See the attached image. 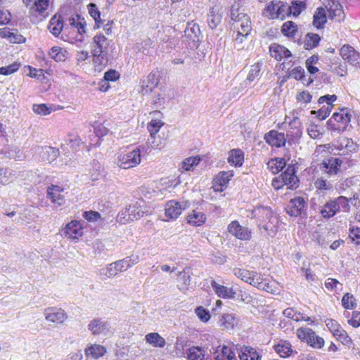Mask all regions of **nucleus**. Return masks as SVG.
<instances>
[{"label": "nucleus", "instance_id": "obj_38", "mask_svg": "<svg viewBox=\"0 0 360 360\" xmlns=\"http://www.w3.org/2000/svg\"><path fill=\"white\" fill-rule=\"evenodd\" d=\"M67 51L58 46H53L49 51V55L56 62L65 61L67 58Z\"/></svg>", "mask_w": 360, "mask_h": 360}, {"label": "nucleus", "instance_id": "obj_56", "mask_svg": "<svg viewBox=\"0 0 360 360\" xmlns=\"http://www.w3.org/2000/svg\"><path fill=\"white\" fill-rule=\"evenodd\" d=\"M286 15H290L289 5L287 4H278L276 9V18L283 20Z\"/></svg>", "mask_w": 360, "mask_h": 360}, {"label": "nucleus", "instance_id": "obj_6", "mask_svg": "<svg viewBox=\"0 0 360 360\" xmlns=\"http://www.w3.org/2000/svg\"><path fill=\"white\" fill-rule=\"evenodd\" d=\"M259 214L265 215V218L269 219V222L264 224L262 227L266 231L267 235L274 236L276 232V224H278V219L276 217L273 216L272 210L268 207H260L257 210Z\"/></svg>", "mask_w": 360, "mask_h": 360}, {"label": "nucleus", "instance_id": "obj_43", "mask_svg": "<svg viewBox=\"0 0 360 360\" xmlns=\"http://www.w3.org/2000/svg\"><path fill=\"white\" fill-rule=\"evenodd\" d=\"M47 197L51 199L55 207H60L65 203V196L61 193H53L51 191H46Z\"/></svg>", "mask_w": 360, "mask_h": 360}, {"label": "nucleus", "instance_id": "obj_10", "mask_svg": "<svg viewBox=\"0 0 360 360\" xmlns=\"http://www.w3.org/2000/svg\"><path fill=\"white\" fill-rule=\"evenodd\" d=\"M229 233L241 240H248L251 238V231L245 226H241L238 221H231L228 226Z\"/></svg>", "mask_w": 360, "mask_h": 360}, {"label": "nucleus", "instance_id": "obj_29", "mask_svg": "<svg viewBox=\"0 0 360 360\" xmlns=\"http://www.w3.org/2000/svg\"><path fill=\"white\" fill-rule=\"evenodd\" d=\"M321 37L318 34L307 33L303 41L304 48L307 50L312 49L318 46Z\"/></svg>", "mask_w": 360, "mask_h": 360}, {"label": "nucleus", "instance_id": "obj_40", "mask_svg": "<svg viewBox=\"0 0 360 360\" xmlns=\"http://www.w3.org/2000/svg\"><path fill=\"white\" fill-rule=\"evenodd\" d=\"M297 32V26L292 21H287L281 27V32L284 36L293 37Z\"/></svg>", "mask_w": 360, "mask_h": 360}, {"label": "nucleus", "instance_id": "obj_45", "mask_svg": "<svg viewBox=\"0 0 360 360\" xmlns=\"http://www.w3.org/2000/svg\"><path fill=\"white\" fill-rule=\"evenodd\" d=\"M83 142L77 134H69L68 139H67V144L73 150H78L79 146Z\"/></svg>", "mask_w": 360, "mask_h": 360}, {"label": "nucleus", "instance_id": "obj_17", "mask_svg": "<svg viewBox=\"0 0 360 360\" xmlns=\"http://www.w3.org/2000/svg\"><path fill=\"white\" fill-rule=\"evenodd\" d=\"M82 234V226L77 221H70L65 226L63 230V235L71 239H77Z\"/></svg>", "mask_w": 360, "mask_h": 360}, {"label": "nucleus", "instance_id": "obj_2", "mask_svg": "<svg viewBox=\"0 0 360 360\" xmlns=\"http://www.w3.org/2000/svg\"><path fill=\"white\" fill-rule=\"evenodd\" d=\"M351 113L344 108L338 112H334L327 122L328 129L340 134L345 131L351 121Z\"/></svg>", "mask_w": 360, "mask_h": 360}, {"label": "nucleus", "instance_id": "obj_57", "mask_svg": "<svg viewBox=\"0 0 360 360\" xmlns=\"http://www.w3.org/2000/svg\"><path fill=\"white\" fill-rule=\"evenodd\" d=\"M195 312L200 320L203 322H207L211 317L209 311L202 306L198 307L195 309Z\"/></svg>", "mask_w": 360, "mask_h": 360}, {"label": "nucleus", "instance_id": "obj_13", "mask_svg": "<svg viewBox=\"0 0 360 360\" xmlns=\"http://www.w3.org/2000/svg\"><path fill=\"white\" fill-rule=\"evenodd\" d=\"M88 329L94 335H107L110 332V323L100 318L94 319L88 324Z\"/></svg>", "mask_w": 360, "mask_h": 360}, {"label": "nucleus", "instance_id": "obj_55", "mask_svg": "<svg viewBox=\"0 0 360 360\" xmlns=\"http://www.w3.org/2000/svg\"><path fill=\"white\" fill-rule=\"evenodd\" d=\"M261 71V64L257 63L251 66L250 70L248 76L247 77V80L249 82H252L255 79L257 78L260 75Z\"/></svg>", "mask_w": 360, "mask_h": 360}, {"label": "nucleus", "instance_id": "obj_46", "mask_svg": "<svg viewBox=\"0 0 360 360\" xmlns=\"http://www.w3.org/2000/svg\"><path fill=\"white\" fill-rule=\"evenodd\" d=\"M290 7V14L298 16L301 12L306 8V4L304 1H292Z\"/></svg>", "mask_w": 360, "mask_h": 360}, {"label": "nucleus", "instance_id": "obj_59", "mask_svg": "<svg viewBox=\"0 0 360 360\" xmlns=\"http://www.w3.org/2000/svg\"><path fill=\"white\" fill-rule=\"evenodd\" d=\"M290 76L297 80H301L304 82V70L300 66L293 68L290 71Z\"/></svg>", "mask_w": 360, "mask_h": 360}, {"label": "nucleus", "instance_id": "obj_48", "mask_svg": "<svg viewBox=\"0 0 360 360\" xmlns=\"http://www.w3.org/2000/svg\"><path fill=\"white\" fill-rule=\"evenodd\" d=\"M200 161V158L199 156L195 157H189L186 158L182 162V167L186 171H189L192 169L195 166H197Z\"/></svg>", "mask_w": 360, "mask_h": 360}, {"label": "nucleus", "instance_id": "obj_30", "mask_svg": "<svg viewBox=\"0 0 360 360\" xmlns=\"http://www.w3.org/2000/svg\"><path fill=\"white\" fill-rule=\"evenodd\" d=\"M221 15L218 13V8L212 7L207 15V22L209 27L214 29L221 21Z\"/></svg>", "mask_w": 360, "mask_h": 360}, {"label": "nucleus", "instance_id": "obj_44", "mask_svg": "<svg viewBox=\"0 0 360 360\" xmlns=\"http://www.w3.org/2000/svg\"><path fill=\"white\" fill-rule=\"evenodd\" d=\"M275 350L281 357L288 356L292 353L291 345L288 342L276 345Z\"/></svg>", "mask_w": 360, "mask_h": 360}, {"label": "nucleus", "instance_id": "obj_3", "mask_svg": "<svg viewBox=\"0 0 360 360\" xmlns=\"http://www.w3.org/2000/svg\"><path fill=\"white\" fill-rule=\"evenodd\" d=\"M141 155L140 149H136L127 153H119L115 160V164L120 168L128 169L140 164Z\"/></svg>", "mask_w": 360, "mask_h": 360}, {"label": "nucleus", "instance_id": "obj_47", "mask_svg": "<svg viewBox=\"0 0 360 360\" xmlns=\"http://www.w3.org/2000/svg\"><path fill=\"white\" fill-rule=\"evenodd\" d=\"M342 305L347 309H354L356 307V300L350 293H346L342 298Z\"/></svg>", "mask_w": 360, "mask_h": 360}, {"label": "nucleus", "instance_id": "obj_39", "mask_svg": "<svg viewBox=\"0 0 360 360\" xmlns=\"http://www.w3.org/2000/svg\"><path fill=\"white\" fill-rule=\"evenodd\" d=\"M1 153L4 155V157L10 159H20L21 157L20 150L15 146H5L1 149Z\"/></svg>", "mask_w": 360, "mask_h": 360}, {"label": "nucleus", "instance_id": "obj_21", "mask_svg": "<svg viewBox=\"0 0 360 360\" xmlns=\"http://www.w3.org/2000/svg\"><path fill=\"white\" fill-rule=\"evenodd\" d=\"M63 27V20L60 15H53L49 22V30L54 36H58Z\"/></svg>", "mask_w": 360, "mask_h": 360}, {"label": "nucleus", "instance_id": "obj_15", "mask_svg": "<svg viewBox=\"0 0 360 360\" xmlns=\"http://www.w3.org/2000/svg\"><path fill=\"white\" fill-rule=\"evenodd\" d=\"M45 319L54 323H63L68 318L62 309L49 307L44 309Z\"/></svg>", "mask_w": 360, "mask_h": 360}, {"label": "nucleus", "instance_id": "obj_26", "mask_svg": "<svg viewBox=\"0 0 360 360\" xmlns=\"http://www.w3.org/2000/svg\"><path fill=\"white\" fill-rule=\"evenodd\" d=\"M242 19L236 24L238 29V35L247 36L251 30V23L250 18L247 14L241 15Z\"/></svg>", "mask_w": 360, "mask_h": 360}, {"label": "nucleus", "instance_id": "obj_19", "mask_svg": "<svg viewBox=\"0 0 360 360\" xmlns=\"http://www.w3.org/2000/svg\"><path fill=\"white\" fill-rule=\"evenodd\" d=\"M184 208L179 202L170 200L166 204L165 214L171 219H175L179 217Z\"/></svg>", "mask_w": 360, "mask_h": 360}, {"label": "nucleus", "instance_id": "obj_60", "mask_svg": "<svg viewBox=\"0 0 360 360\" xmlns=\"http://www.w3.org/2000/svg\"><path fill=\"white\" fill-rule=\"evenodd\" d=\"M20 68V63H13L6 67L0 68V75H8L16 72Z\"/></svg>", "mask_w": 360, "mask_h": 360}, {"label": "nucleus", "instance_id": "obj_42", "mask_svg": "<svg viewBox=\"0 0 360 360\" xmlns=\"http://www.w3.org/2000/svg\"><path fill=\"white\" fill-rule=\"evenodd\" d=\"M188 360H204L205 354L200 347H193L187 351Z\"/></svg>", "mask_w": 360, "mask_h": 360}, {"label": "nucleus", "instance_id": "obj_18", "mask_svg": "<svg viewBox=\"0 0 360 360\" xmlns=\"http://www.w3.org/2000/svg\"><path fill=\"white\" fill-rule=\"evenodd\" d=\"M342 160L337 158H330L324 160L322 162L323 167L326 169V172L330 176L335 175L340 171Z\"/></svg>", "mask_w": 360, "mask_h": 360}, {"label": "nucleus", "instance_id": "obj_31", "mask_svg": "<svg viewBox=\"0 0 360 360\" xmlns=\"http://www.w3.org/2000/svg\"><path fill=\"white\" fill-rule=\"evenodd\" d=\"M40 153L44 160L51 162L59 155V150L53 147L45 146L41 148Z\"/></svg>", "mask_w": 360, "mask_h": 360}, {"label": "nucleus", "instance_id": "obj_5", "mask_svg": "<svg viewBox=\"0 0 360 360\" xmlns=\"http://www.w3.org/2000/svg\"><path fill=\"white\" fill-rule=\"evenodd\" d=\"M264 139L267 143L276 148L284 146L286 141L291 145L292 141L290 139L288 133L285 136L284 133L278 132L276 130H271L265 134Z\"/></svg>", "mask_w": 360, "mask_h": 360}, {"label": "nucleus", "instance_id": "obj_58", "mask_svg": "<svg viewBox=\"0 0 360 360\" xmlns=\"http://www.w3.org/2000/svg\"><path fill=\"white\" fill-rule=\"evenodd\" d=\"M335 204L338 207V212L342 209L344 212H347L349 210V200L345 196H339L335 199Z\"/></svg>", "mask_w": 360, "mask_h": 360}, {"label": "nucleus", "instance_id": "obj_9", "mask_svg": "<svg viewBox=\"0 0 360 360\" xmlns=\"http://www.w3.org/2000/svg\"><path fill=\"white\" fill-rule=\"evenodd\" d=\"M210 351L214 360H237L235 352L227 346L213 345Z\"/></svg>", "mask_w": 360, "mask_h": 360}, {"label": "nucleus", "instance_id": "obj_49", "mask_svg": "<svg viewBox=\"0 0 360 360\" xmlns=\"http://www.w3.org/2000/svg\"><path fill=\"white\" fill-rule=\"evenodd\" d=\"M333 335L345 345L349 346L352 344L351 338L342 328H340Z\"/></svg>", "mask_w": 360, "mask_h": 360}, {"label": "nucleus", "instance_id": "obj_28", "mask_svg": "<svg viewBox=\"0 0 360 360\" xmlns=\"http://www.w3.org/2000/svg\"><path fill=\"white\" fill-rule=\"evenodd\" d=\"M70 25L77 29V32L79 34L82 35L86 33V21L84 18H82L79 15L71 16L69 18Z\"/></svg>", "mask_w": 360, "mask_h": 360}, {"label": "nucleus", "instance_id": "obj_25", "mask_svg": "<svg viewBox=\"0 0 360 360\" xmlns=\"http://www.w3.org/2000/svg\"><path fill=\"white\" fill-rule=\"evenodd\" d=\"M188 223L192 226H199L206 221L205 214L198 210H193L187 217Z\"/></svg>", "mask_w": 360, "mask_h": 360}, {"label": "nucleus", "instance_id": "obj_16", "mask_svg": "<svg viewBox=\"0 0 360 360\" xmlns=\"http://www.w3.org/2000/svg\"><path fill=\"white\" fill-rule=\"evenodd\" d=\"M211 286L218 297L224 299H232L236 297V290L217 283L214 280L211 281Z\"/></svg>", "mask_w": 360, "mask_h": 360}, {"label": "nucleus", "instance_id": "obj_14", "mask_svg": "<svg viewBox=\"0 0 360 360\" xmlns=\"http://www.w3.org/2000/svg\"><path fill=\"white\" fill-rule=\"evenodd\" d=\"M306 207V202L302 197L291 199L286 207L287 213L291 217L300 216Z\"/></svg>", "mask_w": 360, "mask_h": 360}, {"label": "nucleus", "instance_id": "obj_50", "mask_svg": "<svg viewBox=\"0 0 360 360\" xmlns=\"http://www.w3.org/2000/svg\"><path fill=\"white\" fill-rule=\"evenodd\" d=\"M163 122L160 120H151L147 126V129L150 132V136H155L156 134L160 131V128L162 127Z\"/></svg>", "mask_w": 360, "mask_h": 360}, {"label": "nucleus", "instance_id": "obj_22", "mask_svg": "<svg viewBox=\"0 0 360 360\" xmlns=\"http://www.w3.org/2000/svg\"><path fill=\"white\" fill-rule=\"evenodd\" d=\"M240 360H260L261 356L255 348L249 346H243L239 352Z\"/></svg>", "mask_w": 360, "mask_h": 360}, {"label": "nucleus", "instance_id": "obj_11", "mask_svg": "<svg viewBox=\"0 0 360 360\" xmlns=\"http://www.w3.org/2000/svg\"><path fill=\"white\" fill-rule=\"evenodd\" d=\"M129 268H130V264L127 263V260L121 259L110 264L106 269H101L100 274L110 278Z\"/></svg>", "mask_w": 360, "mask_h": 360}, {"label": "nucleus", "instance_id": "obj_8", "mask_svg": "<svg viewBox=\"0 0 360 360\" xmlns=\"http://www.w3.org/2000/svg\"><path fill=\"white\" fill-rule=\"evenodd\" d=\"M184 39L186 41L191 49L197 48L200 41V30L198 25L188 23L184 31Z\"/></svg>", "mask_w": 360, "mask_h": 360}, {"label": "nucleus", "instance_id": "obj_7", "mask_svg": "<svg viewBox=\"0 0 360 360\" xmlns=\"http://www.w3.org/2000/svg\"><path fill=\"white\" fill-rule=\"evenodd\" d=\"M284 186L293 190L298 187L299 179L296 176V169L294 165H290L284 172L278 177Z\"/></svg>", "mask_w": 360, "mask_h": 360}, {"label": "nucleus", "instance_id": "obj_54", "mask_svg": "<svg viewBox=\"0 0 360 360\" xmlns=\"http://www.w3.org/2000/svg\"><path fill=\"white\" fill-rule=\"evenodd\" d=\"M264 278L262 277L261 274H258L256 271H252V274L250 277L248 283L252 285V286L259 289L261 288V283Z\"/></svg>", "mask_w": 360, "mask_h": 360}, {"label": "nucleus", "instance_id": "obj_24", "mask_svg": "<svg viewBox=\"0 0 360 360\" xmlns=\"http://www.w3.org/2000/svg\"><path fill=\"white\" fill-rule=\"evenodd\" d=\"M270 51L271 52V55L276 60H281L283 58H290L291 56V52L286 49L285 46L274 44L270 46Z\"/></svg>", "mask_w": 360, "mask_h": 360}, {"label": "nucleus", "instance_id": "obj_20", "mask_svg": "<svg viewBox=\"0 0 360 360\" xmlns=\"http://www.w3.org/2000/svg\"><path fill=\"white\" fill-rule=\"evenodd\" d=\"M328 11V18L330 19H335L337 21L340 22L345 18L342 7L338 1H333L329 4Z\"/></svg>", "mask_w": 360, "mask_h": 360}, {"label": "nucleus", "instance_id": "obj_41", "mask_svg": "<svg viewBox=\"0 0 360 360\" xmlns=\"http://www.w3.org/2000/svg\"><path fill=\"white\" fill-rule=\"evenodd\" d=\"M88 10L89 15L95 20L96 28H99L103 24V20L101 19V13L98 9L96 5L94 3H91L88 5Z\"/></svg>", "mask_w": 360, "mask_h": 360}, {"label": "nucleus", "instance_id": "obj_63", "mask_svg": "<svg viewBox=\"0 0 360 360\" xmlns=\"http://www.w3.org/2000/svg\"><path fill=\"white\" fill-rule=\"evenodd\" d=\"M315 187L320 191H328L332 188V185L323 178H319L314 182Z\"/></svg>", "mask_w": 360, "mask_h": 360}, {"label": "nucleus", "instance_id": "obj_37", "mask_svg": "<svg viewBox=\"0 0 360 360\" xmlns=\"http://www.w3.org/2000/svg\"><path fill=\"white\" fill-rule=\"evenodd\" d=\"M105 352L106 350L104 347L98 345L91 346L85 350V353L87 356H91L95 359L102 356Z\"/></svg>", "mask_w": 360, "mask_h": 360}, {"label": "nucleus", "instance_id": "obj_23", "mask_svg": "<svg viewBox=\"0 0 360 360\" xmlns=\"http://www.w3.org/2000/svg\"><path fill=\"white\" fill-rule=\"evenodd\" d=\"M335 200H328L321 210L320 213L325 219L333 217L338 212V207Z\"/></svg>", "mask_w": 360, "mask_h": 360}, {"label": "nucleus", "instance_id": "obj_33", "mask_svg": "<svg viewBox=\"0 0 360 360\" xmlns=\"http://www.w3.org/2000/svg\"><path fill=\"white\" fill-rule=\"evenodd\" d=\"M146 340L149 344L157 347H163L166 344L165 340L158 333H150L147 334L146 335Z\"/></svg>", "mask_w": 360, "mask_h": 360}, {"label": "nucleus", "instance_id": "obj_51", "mask_svg": "<svg viewBox=\"0 0 360 360\" xmlns=\"http://www.w3.org/2000/svg\"><path fill=\"white\" fill-rule=\"evenodd\" d=\"M236 317L231 314H225L222 316L220 322L225 328H233L235 325Z\"/></svg>", "mask_w": 360, "mask_h": 360}, {"label": "nucleus", "instance_id": "obj_36", "mask_svg": "<svg viewBox=\"0 0 360 360\" xmlns=\"http://www.w3.org/2000/svg\"><path fill=\"white\" fill-rule=\"evenodd\" d=\"M285 167V161L283 158L271 159L267 162V167L273 174L278 173Z\"/></svg>", "mask_w": 360, "mask_h": 360}, {"label": "nucleus", "instance_id": "obj_35", "mask_svg": "<svg viewBox=\"0 0 360 360\" xmlns=\"http://www.w3.org/2000/svg\"><path fill=\"white\" fill-rule=\"evenodd\" d=\"M49 4V0H34V3L30 5V12L42 14L48 8Z\"/></svg>", "mask_w": 360, "mask_h": 360}, {"label": "nucleus", "instance_id": "obj_32", "mask_svg": "<svg viewBox=\"0 0 360 360\" xmlns=\"http://www.w3.org/2000/svg\"><path fill=\"white\" fill-rule=\"evenodd\" d=\"M127 211H129L127 220H131V221L141 218L144 214V212L141 210V206L137 203L127 205Z\"/></svg>", "mask_w": 360, "mask_h": 360}, {"label": "nucleus", "instance_id": "obj_62", "mask_svg": "<svg viewBox=\"0 0 360 360\" xmlns=\"http://www.w3.org/2000/svg\"><path fill=\"white\" fill-rule=\"evenodd\" d=\"M333 105H323L317 110V117L320 120H325L330 113Z\"/></svg>", "mask_w": 360, "mask_h": 360}, {"label": "nucleus", "instance_id": "obj_12", "mask_svg": "<svg viewBox=\"0 0 360 360\" xmlns=\"http://www.w3.org/2000/svg\"><path fill=\"white\" fill-rule=\"evenodd\" d=\"M342 58L353 66L360 67V53L349 44L340 49Z\"/></svg>", "mask_w": 360, "mask_h": 360}, {"label": "nucleus", "instance_id": "obj_61", "mask_svg": "<svg viewBox=\"0 0 360 360\" xmlns=\"http://www.w3.org/2000/svg\"><path fill=\"white\" fill-rule=\"evenodd\" d=\"M147 83H150L152 87H155L159 83L160 81V73L158 70L152 71L147 79H145Z\"/></svg>", "mask_w": 360, "mask_h": 360}, {"label": "nucleus", "instance_id": "obj_64", "mask_svg": "<svg viewBox=\"0 0 360 360\" xmlns=\"http://www.w3.org/2000/svg\"><path fill=\"white\" fill-rule=\"evenodd\" d=\"M33 110L35 113L43 115H49L51 112V108H48L46 104H34Z\"/></svg>", "mask_w": 360, "mask_h": 360}, {"label": "nucleus", "instance_id": "obj_27", "mask_svg": "<svg viewBox=\"0 0 360 360\" xmlns=\"http://www.w3.org/2000/svg\"><path fill=\"white\" fill-rule=\"evenodd\" d=\"M327 22L325 9L322 7L318 8L313 17V25L317 29L323 28Z\"/></svg>", "mask_w": 360, "mask_h": 360}, {"label": "nucleus", "instance_id": "obj_53", "mask_svg": "<svg viewBox=\"0 0 360 360\" xmlns=\"http://www.w3.org/2000/svg\"><path fill=\"white\" fill-rule=\"evenodd\" d=\"M233 274L238 278L248 283L252 274V271L245 269L235 268L233 269Z\"/></svg>", "mask_w": 360, "mask_h": 360}, {"label": "nucleus", "instance_id": "obj_4", "mask_svg": "<svg viewBox=\"0 0 360 360\" xmlns=\"http://www.w3.org/2000/svg\"><path fill=\"white\" fill-rule=\"evenodd\" d=\"M297 335L302 341L306 342L314 348L321 349L324 345V340L311 328H299L297 330Z\"/></svg>", "mask_w": 360, "mask_h": 360}, {"label": "nucleus", "instance_id": "obj_34", "mask_svg": "<svg viewBox=\"0 0 360 360\" xmlns=\"http://www.w3.org/2000/svg\"><path fill=\"white\" fill-rule=\"evenodd\" d=\"M244 160L243 153L240 149H233L228 158V162L236 167L241 166Z\"/></svg>", "mask_w": 360, "mask_h": 360}, {"label": "nucleus", "instance_id": "obj_52", "mask_svg": "<svg viewBox=\"0 0 360 360\" xmlns=\"http://www.w3.org/2000/svg\"><path fill=\"white\" fill-rule=\"evenodd\" d=\"M181 278L183 283L180 285H178V288L181 291L185 292L186 290H188V286L191 283V278L188 275V273L186 272V269H184L182 272L180 273Z\"/></svg>", "mask_w": 360, "mask_h": 360}, {"label": "nucleus", "instance_id": "obj_1", "mask_svg": "<svg viewBox=\"0 0 360 360\" xmlns=\"http://www.w3.org/2000/svg\"><path fill=\"white\" fill-rule=\"evenodd\" d=\"M93 62L101 68L108 63L109 40L102 34H96L91 43Z\"/></svg>", "mask_w": 360, "mask_h": 360}]
</instances>
